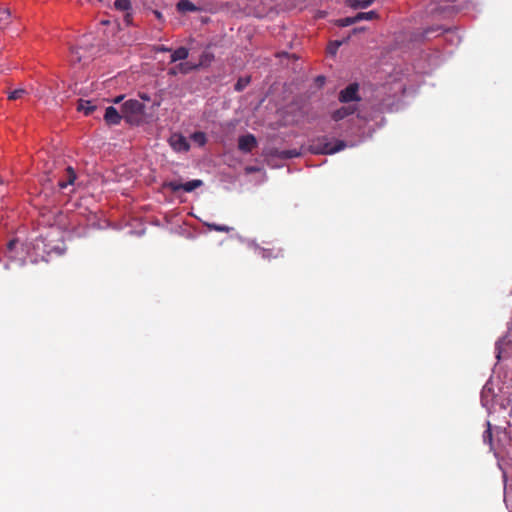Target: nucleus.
Wrapping results in <instances>:
<instances>
[{
    "instance_id": "6",
    "label": "nucleus",
    "mask_w": 512,
    "mask_h": 512,
    "mask_svg": "<svg viewBox=\"0 0 512 512\" xmlns=\"http://www.w3.org/2000/svg\"><path fill=\"white\" fill-rule=\"evenodd\" d=\"M92 50H94V46H90V47H84V46H79V47H76V48H72L71 49V61L76 63H80V62H86L88 60H90L92 57H93V52Z\"/></svg>"
},
{
    "instance_id": "2",
    "label": "nucleus",
    "mask_w": 512,
    "mask_h": 512,
    "mask_svg": "<svg viewBox=\"0 0 512 512\" xmlns=\"http://www.w3.org/2000/svg\"><path fill=\"white\" fill-rule=\"evenodd\" d=\"M435 33H437V35L445 34V40L455 45H458L461 41L460 37L454 30L451 28L444 29L441 25H435L424 29L422 32V37L426 40H430L431 38L435 37Z\"/></svg>"
},
{
    "instance_id": "29",
    "label": "nucleus",
    "mask_w": 512,
    "mask_h": 512,
    "mask_svg": "<svg viewBox=\"0 0 512 512\" xmlns=\"http://www.w3.org/2000/svg\"><path fill=\"white\" fill-rule=\"evenodd\" d=\"M490 393H492V388L489 387V383L487 382L481 391V402H482L483 406L486 405L487 397H488V394H490Z\"/></svg>"
},
{
    "instance_id": "16",
    "label": "nucleus",
    "mask_w": 512,
    "mask_h": 512,
    "mask_svg": "<svg viewBox=\"0 0 512 512\" xmlns=\"http://www.w3.org/2000/svg\"><path fill=\"white\" fill-rule=\"evenodd\" d=\"M189 56V50L186 47H179L176 50H174L171 54V63L182 61L187 59Z\"/></svg>"
},
{
    "instance_id": "31",
    "label": "nucleus",
    "mask_w": 512,
    "mask_h": 512,
    "mask_svg": "<svg viewBox=\"0 0 512 512\" xmlns=\"http://www.w3.org/2000/svg\"><path fill=\"white\" fill-rule=\"evenodd\" d=\"M10 17V13L8 10L0 11V21H4L5 23L8 21Z\"/></svg>"
},
{
    "instance_id": "9",
    "label": "nucleus",
    "mask_w": 512,
    "mask_h": 512,
    "mask_svg": "<svg viewBox=\"0 0 512 512\" xmlns=\"http://www.w3.org/2000/svg\"><path fill=\"white\" fill-rule=\"evenodd\" d=\"M144 104L137 100L130 99V125L139 124V116L144 113Z\"/></svg>"
},
{
    "instance_id": "1",
    "label": "nucleus",
    "mask_w": 512,
    "mask_h": 512,
    "mask_svg": "<svg viewBox=\"0 0 512 512\" xmlns=\"http://www.w3.org/2000/svg\"><path fill=\"white\" fill-rule=\"evenodd\" d=\"M356 143L339 139H330L328 136H319L312 140L310 151L313 154L332 155L347 147H354Z\"/></svg>"
},
{
    "instance_id": "5",
    "label": "nucleus",
    "mask_w": 512,
    "mask_h": 512,
    "mask_svg": "<svg viewBox=\"0 0 512 512\" xmlns=\"http://www.w3.org/2000/svg\"><path fill=\"white\" fill-rule=\"evenodd\" d=\"M358 91L359 84L356 82L351 83L340 91L338 99L341 103L358 102L361 100Z\"/></svg>"
},
{
    "instance_id": "24",
    "label": "nucleus",
    "mask_w": 512,
    "mask_h": 512,
    "mask_svg": "<svg viewBox=\"0 0 512 512\" xmlns=\"http://www.w3.org/2000/svg\"><path fill=\"white\" fill-rule=\"evenodd\" d=\"M250 83V77H241L237 80V82L234 85V89L237 92L243 91L247 85Z\"/></svg>"
},
{
    "instance_id": "18",
    "label": "nucleus",
    "mask_w": 512,
    "mask_h": 512,
    "mask_svg": "<svg viewBox=\"0 0 512 512\" xmlns=\"http://www.w3.org/2000/svg\"><path fill=\"white\" fill-rule=\"evenodd\" d=\"M277 157L281 159H293L300 155L297 149H284L276 152Z\"/></svg>"
},
{
    "instance_id": "34",
    "label": "nucleus",
    "mask_w": 512,
    "mask_h": 512,
    "mask_svg": "<svg viewBox=\"0 0 512 512\" xmlns=\"http://www.w3.org/2000/svg\"><path fill=\"white\" fill-rule=\"evenodd\" d=\"M123 98H124V95H121V96H119V97H116V98H115V100H114V102H115V103H118V102H120Z\"/></svg>"
},
{
    "instance_id": "20",
    "label": "nucleus",
    "mask_w": 512,
    "mask_h": 512,
    "mask_svg": "<svg viewBox=\"0 0 512 512\" xmlns=\"http://www.w3.org/2000/svg\"><path fill=\"white\" fill-rule=\"evenodd\" d=\"M487 429L483 432L482 439L485 444L490 446V449H493V436H492V426L490 421L486 422Z\"/></svg>"
},
{
    "instance_id": "35",
    "label": "nucleus",
    "mask_w": 512,
    "mask_h": 512,
    "mask_svg": "<svg viewBox=\"0 0 512 512\" xmlns=\"http://www.w3.org/2000/svg\"><path fill=\"white\" fill-rule=\"evenodd\" d=\"M360 31H364V28L361 27V28H354L353 29V33L360 32Z\"/></svg>"
},
{
    "instance_id": "22",
    "label": "nucleus",
    "mask_w": 512,
    "mask_h": 512,
    "mask_svg": "<svg viewBox=\"0 0 512 512\" xmlns=\"http://www.w3.org/2000/svg\"><path fill=\"white\" fill-rule=\"evenodd\" d=\"M190 137L199 146H204L207 142L206 134L202 131H196Z\"/></svg>"
},
{
    "instance_id": "28",
    "label": "nucleus",
    "mask_w": 512,
    "mask_h": 512,
    "mask_svg": "<svg viewBox=\"0 0 512 512\" xmlns=\"http://www.w3.org/2000/svg\"><path fill=\"white\" fill-rule=\"evenodd\" d=\"M19 244L18 240L16 239H13V240H10L7 244V256L11 259H14L15 256L13 255V250L15 249V247Z\"/></svg>"
},
{
    "instance_id": "15",
    "label": "nucleus",
    "mask_w": 512,
    "mask_h": 512,
    "mask_svg": "<svg viewBox=\"0 0 512 512\" xmlns=\"http://www.w3.org/2000/svg\"><path fill=\"white\" fill-rule=\"evenodd\" d=\"M376 0H346L347 6L352 9H366L370 7Z\"/></svg>"
},
{
    "instance_id": "13",
    "label": "nucleus",
    "mask_w": 512,
    "mask_h": 512,
    "mask_svg": "<svg viewBox=\"0 0 512 512\" xmlns=\"http://www.w3.org/2000/svg\"><path fill=\"white\" fill-rule=\"evenodd\" d=\"M97 109V105L92 100L79 99L77 110L83 112L86 116L91 115Z\"/></svg>"
},
{
    "instance_id": "11",
    "label": "nucleus",
    "mask_w": 512,
    "mask_h": 512,
    "mask_svg": "<svg viewBox=\"0 0 512 512\" xmlns=\"http://www.w3.org/2000/svg\"><path fill=\"white\" fill-rule=\"evenodd\" d=\"M76 180V173L71 166H67L65 168V176L58 181V187L60 189H65L69 185H72Z\"/></svg>"
},
{
    "instance_id": "12",
    "label": "nucleus",
    "mask_w": 512,
    "mask_h": 512,
    "mask_svg": "<svg viewBox=\"0 0 512 512\" xmlns=\"http://www.w3.org/2000/svg\"><path fill=\"white\" fill-rule=\"evenodd\" d=\"M356 111V108L354 106H342L341 108L339 109H336L335 111L332 112L331 114V118L334 120V121H340V120H343L344 118L354 114Z\"/></svg>"
},
{
    "instance_id": "26",
    "label": "nucleus",
    "mask_w": 512,
    "mask_h": 512,
    "mask_svg": "<svg viewBox=\"0 0 512 512\" xmlns=\"http://www.w3.org/2000/svg\"><path fill=\"white\" fill-rule=\"evenodd\" d=\"M505 340H506L505 337H501L495 342V354H496L497 362H499L501 360V355H502V351H503V343L505 342Z\"/></svg>"
},
{
    "instance_id": "4",
    "label": "nucleus",
    "mask_w": 512,
    "mask_h": 512,
    "mask_svg": "<svg viewBox=\"0 0 512 512\" xmlns=\"http://www.w3.org/2000/svg\"><path fill=\"white\" fill-rule=\"evenodd\" d=\"M203 185V181L200 179H193L187 181L186 183H181L178 180L165 181L163 183V188L169 189L172 192H177L179 190H183L185 192H192L196 188H199Z\"/></svg>"
},
{
    "instance_id": "36",
    "label": "nucleus",
    "mask_w": 512,
    "mask_h": 512,
    "mask_svg": "<svg viewBox=\"0 0 512 512\" xmlns=\"http://www.w3.org/2000/svg\"><path fill=\"white\" fill-rule=\"evenodd\" d=\"M155 14H156V16H157L158 18H160V17H161V13H160V12L155 11Z\"/></svg>"
},
{
    "instance_id": "8",
    "label": "nucleus",
    "mask_w": 512,
    "mask_h": 512,
    "mask_svg": "<svg viewBox=\"0 0 512 512\" xmlns=\"http://www.w3.org/2000/svg\"><path fill=\"white\" fill-rule=\"evenodd\" d=\"M257 144L256 137L251 133L242 135L238 139V149L243 153L252 152V150L257 147Z\"/></svg>"
},
{
    "instance_id": "21",
    "label": "nucleus",
    "mask_w": 512,
    "mask_h": 512,
    "mask_svg": "<svg viewBox=\"0 0 512 512\" xmlns=\"http://www.w3.org/2000/svg\"><path fill=\"white\" fill-rule=\"evenodd\" d=\"M356 21H363V20H373L378 17V14L376 11H368V12H359L355 15Z\"/></svg>"
},
{
    "instance_id": "17",
    "label": "nucleus",
    "mask_w": 512,
    "mask_h": 512,
    "mask_svg": "<svg viewBox=\"0 0 512 512\" xmlns=\"http://www.w3.org/2000/svg\"><path fill=\"white\" fill-rule=\"evenodd\" d=\"M213 60L214 54L211 51L204 50L200 55L199 63L196 65H199V67H206L209 66Z\"/></svg>"
},
{
    "instance_id": "7",
    "label": "nucleus",
    "mask_w": 512,
    "mask_h": 512,
    "mask_svg": "<svg viewBox=\"0 0 512 512\" xmlns=\"http://www.w3.org/2000/svg\"><path fill=\"white\" fill-rule=\"evenodd\" d=\"M168 142L175 152H187L190 149L188 140L180 133H173Z\"/></svg>"
},
{
    "instance_id": "23",
    "label": "nucleus",
    "mask_w": 512,
    "mask_h": 512,
    "mask_svg": "<svg viewBox=\"0 0 512 512\" xmlns=\"http://www.w3.org/2000/svg\"><path fill=\"white\" fill-rule=\"evenodd\" d=\"M27 94H28L27 90H25L23 88L15 89V90L9 92L8 99L9 100L21 99Z\"/></svg>"
},
{
    "instance_id": "32",
    "label": "nucleus",
    "mask_w": 512,
    "mask_h": 512,
    "mask_svg": "<svg viewBox=\"0 0 512 512\" xmlns=\"http://www.w3.org/2000/svg\"><path fill=\"white\" fill-rule=\"evenodd\" d=\"M326 78L323 75H319L315 78V82L318 86H323L325 84Z\"/></svg>"
},
{
    "instance_id": "14",
    "label": "nucleus",
    "mask_w": 512,
    "mask_h": 512,
    "mask_svg": "<svg viewBox=\"0 0 512 512\" xmlns=\"http://www.w3.org/2000/svg\"><path fill=\"white\" fill-rule=\"evenodd\" d=\"M176 8L181 13L197 12V11L200 10V8L197 7L190 0H179L177 5H176Z\"/></svg>"
},
{
    "instance_id": "33",
    "label": "nucleus",
    "mask_w": 512,
    "mask_h": 512,
    "mask_svg": "<svg viewBox=\"0 0 512 512\" xmlns=\"http://www.w3.org/2000/svg\"><path fill=\"white\" fill-rule=\"evenodd\" d=\"M156 52H169L171 51L170 48L166 47L165 45H158L155 47Z\"/></svg>"
},
{
    "instance_id": "19",
    "label": "nucleus",
    "mask_w": 512,
    "mask_h": 512,
    "mask_svg": "<svg viewBox=\"0 0 512 512\" xmlns=\"http://www.w3.org/2000/svg\"><path fill=\"white\" fill-rule=\"evenodd\" d=\"M114 6L117 10L123 11V21L128 24V0H116Z\"/></svg>"
},
{
    "instance_id": "3",
    "label": "nucleus",
    "mask_w": 512,
    "mask_h": 512,
    "mask_svg": "<svg viewBox=\"0 0 512 512\" xmlns=\"http://www.w3.org/2000/svg\"><path fill=\"white\" fill-rule=\"evenodd\" d=\"M127 111L128 102L122 104L121 112H119L115 107L109 106L105 109L104 120L108 126L118 125L122 119H125L128 122Z\"/></svg>"
},
{
    "instance_id": "30",
    "label": "nucleus",
    "mask_w": 512,
    "mask_h": 512,
    "mask_svg": "<svg viewBox=\"0 0 512 512\" xmlns=\"http://www.w3.org/2000/svg\"><path fill=\"white\" fill-rule=\"evenodd\" d=\"M256 249L258 250L259 255L263 259H270L272 257V251L270 249L259 247L258 245H255Z\"/></svg>"
},
{
    "instance_id": "10",
    "label": "nucleus",
    "mask_w": 512,
    "mask_h": 512,
    "mask_svg": "<svg viewBox=\"0 0 512 512\" xmlns=\"http://www.w3.org/2000/svg\"><path fill=\"white\" fill-rule=\"evenodd\" d=\"M199 68V65H194L191 62H182L178 65L172 67L168 71V75L170 76H176L178 73L182 74H188L193 70H197Z\"/></svg>"
},
{
    "instance_id": "27",
    "label": "nucleus",
    "mask_w": 512,
    "mask_h": 512,
    "mask_svg": "<svg viewBox=\"0 0 512 512\" xmlns=\"http://www.w3.org/2000/svg\"><path fill=\"white\" fill-rule=\"evenodd\" d=\"M206 226L211 230L219 231V232H229L230 230H232V228L229 226L220 225V224H216V223H211V224L207 223Z\"/></svg>"
},
{
    "instance_id": "25",
    "label": "nucleus",
    "mask_w": 512,
    "mask_h": 512,
    "mask_svg": "<svg viewBox=\"0 0 512 512\" xmlns=\"http://www.w3.org/2000/svg\"><path fill=\"white\" fill-rule=\"evenodd\" d=\"M355 23H357L355 16L341 18V19H338L336 21V25L339 26V27H348V26H351V25H353Z\"/></svg>"
}]
</instances>
